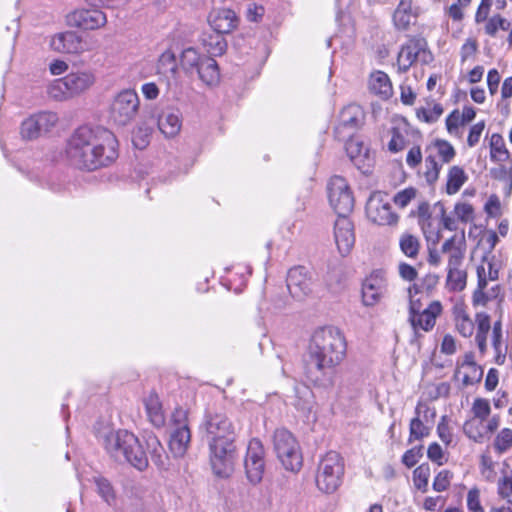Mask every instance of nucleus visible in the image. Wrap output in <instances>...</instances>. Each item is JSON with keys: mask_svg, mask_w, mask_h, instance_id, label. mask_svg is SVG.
Instances as JSON below:
<instances>
[{"mask_svg": "<svg viewBox=\"0 0 512 512\" xmlns=\"http://www.w3.org/2000/svg\"><path fill=\"white\" fill-rule=\"evenodd\" d=\"M483 376V369L477 364L473 352H466L456 362L454 377L460 381L463 387L475 385L480 382Z\"/></svg>", "mask_w": 512, "mask_h": 512, "instance_id": "17", "label": "nucleus"}, {"mask_svg": "<svg viewBox=\"0 0 512 512\" xmlns=\"http://www.w3.org/2000/svg\"><path fill=\"white\" fill-rule=\"evenodd\" d=\"M148 421L156 428H162L166 423V416L158 394L148 392L142 399Z\"/></svg>", "mask_w": 512, "mask_h": 512, "instance_id": "27", "label": "nucleus"}, {"mask_svg": "<svg viewBox=\"0 0 512 512\" xmlns=\"http://www.w3.org/2000/svg\"><path fill=\"white\" fill-rule=\"evenodd\" d=\"M65 79L73 98L89 90L96 82L95 73L91 70L71 72Z\"/></svg>", "mask_w": 512, "mask_h": 512, "instance_id": "29", "label": "nucleus"}, {"mask_svg": "<svg viewBox=\"0 0 512 512\" xmlns=\"http://www.w3.org/2000/svg\"><path fill=\"white\" fill-rule=\"evenodd\" d=\"M38 125H40V129L43 134L50 132L58 123V116L55 112L44 111L35 114Z\"/></svg>", "mask_w": 512, "mask_h": 512, "instance_id": "52", "label": "nucleus"}, {"mask_svg": "<svg viewBox=\"0 0 512 512\" xmlns=\"http://www.w3.org/2000/svg\"><path fill=\"white\" fill-rule=\"evenodd\" d=\"M66 22L71 27L82 30H96L107 23L106 14L99 9H76L66 16Z\"/></svg>", "mask_w": 512, "mask_h": 512, "instance_id": "16", "label": "nucleus"}, {"mask_svg": "<svg viewBox=\"0 0 512 512\" xmlns=\"http://www.w3.org/2000/svg\"><path fill=\"white\" fill-rule=\"evenodd\" d=\"M468 176L464 169L460 166L454 165L449 168L446 180V193L448 195H454L467 181Z\"/></svg>", "mask_w": 512, "mask_h": 512, "instance_id": "36", "label": "nucleus"}, {"mask_svg": "<svg viewBox=\"0 0 512 512\" xmlns=\"http://www.w3.org/2000/svg\"><path fill=\"white\" fill-rule=\"evenodd\" d=\"M484 128V121L478 122L470 128L469 135L467 138V144L469 147H474L475 145L478 144Z\"/></svg>", "mask_w": 512, "mask_h": 512, "instance_id": "64", "label": "nucleus"}, {"mask_svg": "<svg viewBox=\"0 0 512 512\" xmlns=\"http://www.w3.org/2000/svg\"><path fill=\"white\" fill-rule=\"evenodd\" d=\"M426 53V43L423 39H410L398 53L397 67L400 72H406L421 56Z\"/></svg>", "mask_w": 512, "mask_h": 512, "instance_id": "20", "label": "nucleus"}, {"mask_svg": "<svg viewBox=\"0 0 512 512\" xmlns=\"http://www.w3.org/2000/svg\"><path fill=\"white\" fill-rule=\"evenodd\" d=\"M157 125L165 138H174L179 134L182 127L181 113L174 108L164 109L157 117Z\"/></svg>", "mask_w": 512, "mask_h": 512, "instance_id": "26", "label": "nucleus"}, {"mask_svg": "<svg viewBox=\"0 0 512 512\" xmlns=\"http://www.w3.org/2000/svg\"><path fill=\"white\" fill-rule=\"evenodd\" d=\"M246 477L251 484L262 481L265 472V450L260 440L251 439L244 460Z\"/></svg>", "mask_w": 512, "mask_h": 512, "instance_id": "12", "label": "nucleus"}, {"mask_svg": "<svg viewBox=\"0 0 512 512\" xmlns=\"http://www.w3.org/2000/svg\"><path fill=\"white\" fill-rule=\"evenodd\" d=\"M273 446L278 460L290 472H298L303 464L300 445L293 434L284 429H277L273 435Z\"/></svg>", "mask_w": 512, "mask_h": 512, "instance_id": "8", "label": "nucleus"}, {"mask_svg": "<svg viewBox=\"0 0 512 512\" xmlns=\"http://www.w3.org/2000/svg\"><path fill=\"white\" fill-rule=\"evenodd\" d=\"M47 93L50 98L56 101H66L73 98L65 76L53 80L47 87Z\"/></svg>", "mask_w": 512, "mask_h": 512, "instance_id": "39", "label": "nucleus"}, {"mask_svg": "<svg viewBox=\"0 0 512 512\" xmlns=\"http://www.w3.org/2000/svg\"><path fill=\"white\" fill-rule=\"evenodd\" d=\"M139 108V98L134 90L126 89L119 92L110 107V117L119 126L129 124L136 116Z\"/></svg>", "mask_w": 512, "mask_h": 512, "instance_id": "9", "label": "nucleus"}, {"mask_svg": "<svg viewBox=\"0 0 512 512\" xmlns=\"http://www.w3.org/2000/svg\"><path fill=\"white\" fill-rule=\"evenodd\" d=\"M368 87L371 93L387 100L393 94V87L389 76L383 71H374L370 74Z\"/></svg>", "mask_w": 512, "mask_h": 512, "instance_id": "31", "label": "nucleus"}, {"mask_svg": "<svg viewBox=\"0 0 512 512\" xmlns=\"http://www.w3.org/2000/svg\"><path fill=\"white\" fill-rule=\"evenodd\" d=\"M152 133V129L150 127L139 125L136 130L133 132V144L138 149L145 148L148 143Z\"/></svg>", "mask_w": 512, "mask_h": 512, "instance_id": "56", "label": "nucleus"}, {"mask_svg": "<svg viewBox=\"0 0 512 512\" xmlns=\"http://www.w3.org/2000/svg\"><path fill=\"white\" fill-rule=\"evenodd\" d=\"M437 435L446 446H450L454 442L453 429L450 427L449 419L445 415L441 417L438 423Z\"/></svg>", "mask_w": 512, "mask_h": 512, "instance_id": "53", "label": "nucleus"}, {"mask_svg": "<svg viewBox=\"0 0 512 512\" xmlns=\"http://www.w3.org/2000/svg\"><path fill=\"white\" fill-rule=\"evenodd\" d=\"M490 158L494 162H505L510 158V153L506 148L503 137L498 133H493L489 140Z\"/></svg>", "mask_w": 512, "mask_h": 512, "instance_id": "38", "label": "nucleus"}, {"mask_svg": "<svg viewBox=\"0 0 512 512\" xmlns=\"http://www.w3.org/2000/svg\"><path fill=\"white\" fill-rule=\"evenodd\" d=\"M510 22L497 14L489 18L485 24V33L489 36H495L499 30L507 31L510 29Z\"/></svg>", "mask_w": 512, "mask_h": 512, "instance_id": "49", "label": "nucleus"}, {"mask_svg": "<svg viewBox=\"0 0 512 512\" xmlns=\"http://www.w3.org/2000/svg\"><path fill=\"white\" fill-rule=\"evenodd\" d=\"M416 196V190L414 188H406L400 192H398L393 200L394 203L400 208L406 207L412 199Z\"/></svg>", "mask_w": 512, "mask_h": 512, "instance_id": "62", "label": "nucleus"}, {"mask_svg": "<svg viewBox=\"0 0 512 512\" xmlns=\"http://www.w3.org/2000/svg\"><path fill=\"white\" fill-rule=\"evenodd\" d=\"M180 66L187 73L196 72L207 86H216L220 82V71L213 57L202 55L196 48L188 47L180 55Z\"/></svg>", "mask_w": 512, "mask_h": 512, "instance_id": "6", "label": "nucleus"}, {"mask_svg": "<svg viewBox=\"0 0 512 512\" xmlns=\"http://www.w3.org/2000/svg\"><path fill=\"white\" fill-rule=\"evenodd\" d=\"M426 153L432 155L442 164L450 163L456 156L455 148L446 140L436 139L426 148Z\"/></svg>", "mask_w": 512, "mask_h": 512, "instance_id": "33", "label": "nucleus"}, {"mask_svg": "<svg viewBox=\"0 0 512 512\" xmlns=\"http://www.w3.org/2000/svg\"><path fill=\"white\" fill-rule=\"evenodd\" d=\"M472 418L490 419L491 405L490 401L485 398H475L471 406Z\"/></svg>", "mask_w": 512, "mask_h": 512, "instance_id": "50", "label": "nucleus"}, {"mask_svg": "<svg viewBox=\"0 0 512 512\" xmlns=\"http://www.w3.org/2000/svg\"><path fill=\"white\" fill-rule=\"evenodd\" d=\"M406 146V137L400 127H394L391 130V139L388 143L390 152L396 153L404 149Z\"/></svg>", "mask_w": 512, "mask_h": 512, "instance_id": "55", "label": "nucleus"}, {"mask_svg": "<svg viewBox=\"0 0 512 512\" xmlns=\"http://www.w3.org/2000/svg\"><path fill=\"white\" fill-rule=\"evenodd\" d=\"M388 288V280L383 270L372 271L362 283L361 297L364 306L377 305L385 296Z\"/></svg>", "mask_w": 512, "mask_h": 512, "instance_id": "13", "label": "nucleus"}, {"mask_svg": "<svg viewBox=\"0 0 512 512\" xmlns=\"http://www.w3.org/2000/svg\"><path fill=\"white\" fill-rule=\"evenodd\" d=\"M287 288L296 299H303L312 291L311 277L303 266L294 267L287 275Z\"/></svg>", "mask_w": 512, "mask_h": 512, "instance_id": "19", "label": "nucleus"}, {"mask_svg": "<svg viewBox=\"0 0 512 512\" xmlns=\"http://www.w3.org/2000/svg\"><path fill=\"white\" fill-rule=\"evenodd\" d=\"M107 453L119 462H128L143 471L148 467V456L139 439L127 430H107L100 435Z\"/></svg>", "mask_w": 512, "mask_h": 512, "instance_id": "4", "label": "nucleus"}, {"mask_svg": "<svg viewBox=\"0 0 512 512\" xmlns=\"http://www.w3.org/2000/svg\"><path fill=\"white\" fill-rule=\"evenodd\" d=\"M345 148L354 165L363 173L369 172L373 164V157L364 143L358 138H350Z\"/></svg>", "mask_w": 512, "mask_h": 512, "instance_id": "21", "label": "nucleus"}, {"mask_svg": "<svg viewBox=\"0 0 512 512\" xmlns=\"http://www.w3.org/2000/svg\"><path fill=\"white\" fill-rule=\"evenodd\" d=\"M498 286L496 287H493L491 289V292L488 293L486 291H483V290H480V289H475L472 293V297H471V303H472V306L474 308H478V307H485L487 306V304L492 300L493 298V295L492 293H494L496 290H498Z\"/></svg>", "mask_w": 512, "mask_h": 512, "instance_id": "57", "label": "nucleus"}, {"mask_svg": "<svg viewBox=\"0 0 512 512\" xmlns=\"http://www.w3.org/2000/svg\"><path fill=\"white\" fill-rule=\"evenodd\" d=\"M366 216L374 224L393 226L398 222V215L393 212L388 195L380 191L373 192L366 203Z\"/></svg>", "mask_w": 512, "mask_h": 512, "instance_id": "10", "label": "nucleus"}, {"mask_svg": "<svg viewBox=\"0 0 512 512\" xmlns=\"http://www.w3.org/2000/svg\"><path fill=\"white\" fill-rule=\"evenodd\" d=\"M422 412L425 417H427L428 413H430L431 417L435 416L434 410L429 409L426 405L418 404L416 407L417 416L410 422L409 442L420 440L429 434V428L425 426L419 418Z\"/></svg>", "mask_w": 512, "mask_h": 512, "instance_id": "34", "label": "nucleus"}, {"mask_svg": "<svg viewBox=\"0 0 512 512\" xmlns=\"http://www.w3.org/2000/svg\"><path fill=\"white\" fill-rule=\"evenodd\" d=\"M415 19L412 9L396 8L393 22L398 30H407Z\"/></svg>", "mask_w": 512, "mask_h": 512, "instance_id": "48", "label": "nucleus"}, {"mask_svg": "<svg viewBox=\"0 0 512 512\" xmlns=\"http://www.w3.org/2000/svg\"><path fill=\"white\" fill-rule=\"evenodd\" d=\"M334 239L337 249L342 256L348 255L354 247V225L346 215H338L335 220Z\"/></svg>", "mask_w": 512, "mask_h": 512, "instance_id": "18", "label": "nucleus"}, {"mask_svg": "<svg viewBox=\"0 0 512 512\" xmlns=\"http://www.w3.org/2000/svg\"><path fill=\"white\" fill-rule=\"evenodd\" d=\"M427 456L432 462H435L438 465H443L447 461L442 447L436 442H433L429 445Z\"/></svg>", "mask_w": 512, "mask_h": 512, "instance_id": "61", "label": "nucleus"}, {"mask_svg": "<svg viewBox=\"0 0 512 512\" xmlns=\"http://www.w3.org/2000/svg\"><path fill=\"white\" fill-rule=\"evenodd\" d=\"M453 214L462 223L472 222L475 218L474 207L467 201L456 202Z\"/></svg>", "mask_w": 512, "mask_h": 512, "instance_id": "47", "label": "nucleus"}, {"mask_svg": "<svg viewBox=\"0 0 512 512\" xmlns=\"http://www.w3.org/2000/svg\"><path fill=\"white\" fill-rule=\"evenodd\" d=\"M95 484L98 494L107 504L112 505L115 501V494L110 482L104 478L99 477L95 478Z\"/></svg>", "mask_w": 512, "mask_h": 512, "instance_id": "54", "label": "nucleus"}, {"mask_svg": "<svg viewBox=\"0 0 512 512\" xmlns=\"http://www.w3.org/2000/svg\"><path fill=\"white\" fill-rule=\"evenodd\" d=\"M305 394L307 398L299 400L296 407L300 412H302L307 422L313 423L317 420V405L310 391L306 390Z\"/></svg>", "mask_w": 512, "mask_h": 512, "instance_id": "42", "label": "nucleus"}, {"mask_svg": "<svg viewBox=\"0 0 512 512\" xmlns=\"http://www.w3.org/2000/svg\"><path fill=\"white\" fill-rule=\"evenodd\" d=\"M203 428L214 474L221 478L229 477L233 472L235 424L225 413L216 412L205 416Z\"/></svg>", "mask_w": 512, "mask_h": 512, "instance_id": "3", "label": "nucleus"}, {"mask_svg": "<svg viewBox=\"0 0 512 512\" xmlns=\"http://www.w3.org/2000/svg\"><path fill=\"white\" fill-rule=\"evenodd\" d=\"M452 473L448 470H441L433 481V489L437 492L446 491L451 483Z\"/></svg>", "mask_w": 512, "mask_h": 512, "instance_id": "58", "label": "nucleus"}, {"mask_svg": "<svg viewBox=\"0 0 512 512\" xmlns=\"http://www.w3.org/2000/svg\"><path fill=\"white\" fill-rule=\"evenodd\" d=\"M118 141L103 127L81 126L69 137L65 157L70 165L86 171L108 166L118 157Z\"/></svg>", "mask_w": 512, "mask_h": 512, "instance_id": "1", "label": "nucleus"}, {"mask_svg": "<svg viewBox=\"0 0 512 512\" xmlns=\"http://www.w3.org/2000/svg\"><path fill=\"white\" fill-rule=\"evenodd\" d=\"M493 447L499 454L507 452L512 447V429H501L495 436Z\"/></svg>", "mask_w": 512, "mask_h": 512, "instance_id": "46", "label": "nucleus"}, {"mask_svg": "<svg viewBox=\"0 0 512 512\" xmlns=\"http://www.w3.org/2000/svg\"><path fill=\"white\" fill-rule=\"evenodd\" d=\"M441 251L448 255L447 266H462L466 252V240L464 232L455 234L450 239H447L443 243Z\"/></svg>", "mask_w": 512, "mask_h": 512, "instance_id": "28", "label": "nucleus"}, {"mask_svg": "<svg viewBox=\"0 0 512 512\" xmlns=\"http://www.w3.org/2000/svg\"><path fill=\"white\" fill-rule=\"evenodd\" d=\"M497 494L505 501L512 497V470L502 471V475L497 481Z\"/></svg>", "mask_w": 512, "mask_h": 512, "instance_id": "45", "label": "nucleus"}, {"mask_svg": "<svg viewBox=\"0 0 512 512\" xmlns=\"http://www.w3.org/2000/svg\"><path fill=\"white\" fill-rule=\"evenodd\" d=\"M345 473L343 457L336 451H329L321 457L317 472L316 486L327 494L334 493L341 486Z\"/></svg>", "mask_w": 512, "mask_h": 512, "instance_id": "7", "label": "nucleus"}, {"mask_svg": "<svg viewBox=\"0 0 512 512\" xmlns=\"http://www.w3.org/2000/svg\"><path fill=\"white\" fill-rule=\"evenodd\" d=\"M364 119L363 109L356 104H350L342 109L339 115V124L336 128L338 135L342 133L343 129H356L359 127Z\"/></svg>", "mask_w": 512, "mask_h": 512, "instance_id": "30", "label": "nucleus"}, {"mask_svg": "<svg viewBox=\"0 0 512 512\" xmlns=\"http://www.w3.org/2000/svg\"><path fill=\"white\" fill-rule=\"evenodd\" d=\"M346 354V340L334 326H324L311 336L308 355L307 378L315 385L328 387L333 384L334 367Z\"/></svg>", "mask_w": 512, "mask_h": 512, "instance_id": "2", "label": "nucleus"}, {"mask_svg": "<svg viewBox=\"0 0 512 512\" xmlns=\"http://www.w3.org/2000/svg\"><path fill=\"white\" fill-rule=\"evenodd\" d=\"M467 285V272L462 266H447L445 287L449 292H461Z\"/></svg>", "mask_w": 512, "mask_h": 512, "instance_id": "35", "label": "nucleus"}, {"mask_svg": "<svg viewBox=\"0 0 512 512\" xmlns=\"http://www.w3.org/2000/svg\"><path fill=\"white\" fill-rule=\"evenodd\" d=\"M500 425L499 415H494L490 419H479L470 417L463 425L464 434L476 443H483L490 439L491 435Z\"/></svg>", "mask_w": 512, "mask_h": 512, "instance_id": "15", "label": "nucleus"}, {"mask_svg": "<svg viewBox=\"0 0 512 512\" xmlns=\"http://www.w3.org/2000/svg\"><path fill=\"white\" fill-rule=\"evenodd\" d=\"M430 477V468L427 465H420L413 471V483L414 486L426 492L428 488V482Z\"/></svg>", "mask_w": 512, "mask_h": 512, "instance_id": "51", "label": "nucleus"}, {"mask_svg": "<svg viewBox=\"0 0 512 512\" xmlns=\"http://www.w3.org/2000/svg\"><path fill=\"white\" fill-rule=\"evenodd\" d=\"M176 427L171 433L169 448L176 457L183 456L190 443L191 433L186 422V412L182 409H177L173 414Z\"/></svg>", "mask_w": 512, "mask_h": 512, "instance_id": "14", "label": "nucleus"}, {"mask_svg": "<svg viewBox=\"0 0 512 512\" xmlns=\"http://www.w3.org/2000/svg\"><path fill=\"white\" fill-rule=\"evenodd\" d=\"M208 23L213 31L228 34L237 28L239 20L231 9H215L208 16Z\"/></svg>", "mask_w": 512, "mask_h": 512, "instance_id": "24", "label": "nucleus"}, {"mask_svg": "<svg viewBox=\"0 0 512 512\" xmlns=\"http://www.w3.org/2000/svg\"><path fill=\"white\" fill-rule=\"evenodd\" d=\"M475 343L480 354L484 355L488 348V335L492 331L491 340L495 351V362L502 365L506 359V346L503 344L502 321L497 319L493 324L491 316L485 311L475 313Z\"/></svg>", "mask_w": 512, "mask_h": 512, "instance_id": "5", "label": "nucleus"}, {"mask_svg": "<svg viewBox=\"0 0 512 512\" xmlns=\"http://www.w3.org/2000/svg\"><path fill=\"white\" fill-rule=\"evenodd\" d=\"M200 43L210 57L221 56L227 49V42L223 34L216 31L203 33Z\"/></svg>", "mask_w": 512, "mask_h": 512, "instance_id": "32", "label": "nucleus"}, {"mask_svg": "<svg viewBox=\"0 0 512 512\" xmlns=\"http://www.w3.org/2000/svg\"><path fill=\"white\" fill-rule=\"evenodd\" d=\"M452 319L455 330L464 338H470L475 331V319L469 314L468 307L463 300H458L452 307Z\"/></svg>", "mask_w": 512, "mask_h": 512, "instance_id": "22", "label": "nucleus"}, {"mask_svg": "<svg viewBox=\"0 0 512 512\" xmlns=\"http://www.w3.org/2000/svg\"><path fill=\"white\" fill-rule=\"evenodd\" d=\"M484 210L490 217H500L502 215V207L499 197L491 195L485 203Z\"/></svg>", "mask_w": 512, "mask_h": 512, "instance_id": "60", "label": "nucleus"}, {"mask_svg": "<svg viewBox=\"0 0 512 512\" xmlns=\"http://www.w3.org/2000/svg\"><path fill=\"white\" fill-rule=\"evenodd\" d=\"M330 205L338 215H346L354 206V198L347 181L341 176H334L328 184Z\"/></svg>", "mask_w": 512, "mask_h": 512, "instance_id": "11", "label": "nucleus"}, {"mask_svg": "<svg viewBox=\"0 0 512 512\" xmlns=\"http://www.w3.org/2000/svg\"><path fill=\"white\" fill-rule=\"evenodd\" d=\"M443 307L440 301H432L427 308L409 316L410 322L415 330L428 332L433 329L436 319L441 315Z\"/></svg>", "mask_w": 512, "mask_h": 512, "instance_id": "23", "label": "nucleus"}, {"mask_svg": "<svg viewBox=\"0 0 512 512\" xmlns=\"http://www.w3.org/2000/svg\"><path fill=\"white\" fill-rule=\"evenodd\" d=\"M50 47L59 53L76 54L84 50L81 37L73 31L55 34L50 40Z\"/></svg>", "mask_w": 512, "mask_h": 512, "instance_id": "25", "label": "nucleus"}, {"mask_svg": "<svg viewBox=\"0 0 512 512\" xmlns=\"http://www.w3.org/2000/svg\"><path fill=\"white\" fill-rule=\"evenodd\" d=\"M442 165V163H440L438 160L433 158L432 155H429L427 153V156L425 158V170L423 175L428 184L432 185L438 180L440 171L442 169Z\"/></svg>", "mask_w": 512, "mask_h": 512, "instance_id": "44", "label": "nucleus"}, {"mask_svg": "<svg viewBox=\"0 0 512 512\" xmlns=\"http://www.w3.org/2000/svg\"><path fill=\"white\" fill-rule=\"evenodd\" d=\"M399 246L402 253L409 258L415 259L419 254V239L410 233H404L401 235L399 239Z\"/></svg>", "mask_w": 512, "mask_h": 512, "instance_id": "41", "label": "nucleus"}, {"mask_svg": "<svg viewBox=\"0 0 512 512\" xmlns=\"http://www.w3.org/2000/svg\"><path fill=\"white\" fill-rule=\"evenodd\" d=\"M20 134L21 137L26 140H34L44 135L40 129V125H38V120L35 114L31 115L22 122Z\"/></svg>", "mask_w": 512, "mask_h": 512, "instance_id": "43", "label": "nucleus"}, {"mask_svg": "<svg viewBox=\"0 0 512 512\" xmlns=\"http://www.w3.org/2000/svg\"><path fill=\"white\" fill-rule=\"evenodd\" d=\"M467 507L470 512H485L480 501V491L477 488L468 491Z\"/></svg>", "mask_w": 512, "mask_h": 512, "instance_id": "59", "label": "nucleus"}, {"mask_svg": "<svg viewBox=\"0 0 512 512\" xmlns=\"http://www.w3.org/2000/svg\"><path fill=\"white\" fill-rule=\"evenodd\" d=\"M177 60L173 51L165 50L157 61V73L167 77L174 78L177 74Z\"/></svg>", "mask_w": 512, "mask_h": 512, "instance_id": "37", "label": "nucleus"}, {"mask_svg": "<svg viewBox=\"0 0 512 512\" xmlns=\"http://www.w3.org/2000/svg\"><path fill=\"white\" fill-rule=\"evenodd\" d=\"M478 44L473 38H468L461 47L460 55L461 61L465 62L473 57L477 51Z\"/></svg>", "mask_w": 512, "mask_h": 512, "instance_id": "63", "label": "nucleus"}, {"mask_svg": "<svg viewBox=\"0 0 512 512\" xmlns=\"http://www.w3.org/2000/svg\"><path fill=\"white\" fill-rule=\"evenodd\" d=\"M146 446L151 456V460L158 467L165 465V450L159 439L155 435H148L146 438Z\"/></svg>", "mask_w": 512, "mask_h": 512, "instance_id": "40", "label": "nucleus"}]
</instances>
